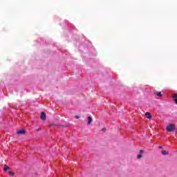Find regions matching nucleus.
<instances>
[{
	"instance_id": "obj_1",
	"label": "nucleus",
	"mask_w": 177,
	"mask_h": 177,
	"mask_svg": "<svg viewBox=\"0 0 177 177\" xmlns=\"http://www.w3.org/2000/svg\"><path fill=\"white\" fill-rule=\"evenodd\" d=\"M175 129L176 127L174 124H169L166 127L167 132H174V131H175Z\"/></svg>"
},
{
	"instance_id": "obj_2",
	"label": "nucleus",
	"mask_w": 177,
	"mask_h": 177,
	"mask_svg": "<svg viewBox=\"0 0 177 177\" xmlns=\"http://www.w3.org/2000/svg\"><path fill=\"white\" fill-rule=\"evenodd\" d=\"M40 118L43 121H45V120H46V113H45L44 112H41V115H40Z\"/></svg>"
},
{
	"instance_id": "obj_3",
	"label": "nucleus",
	"mask_w": 177,
	"mask_h": 177,
	"mask_svg": "<svg viewBox=\"0 0 177 177\" xmlns=\"http://www.w3.org/2000/svg\"><path fill=\"white\" fill-rule=\"evenodd\" d=\"M17 135H24L26 131L24 129H21L17 131Z\"/></svg>"
},
{
	"instance_id": "obj_4",
	"label": "nucleus",
	"mask_w": 177,
	"mask_h": 177,
	"mask_svg": "<svg viewBox=\"0 0 177 177\" xmlns=\"http://www.w3.org/2000/svg\"><path fill=\"white\" fill-rule=\"evenodd\" d=\"M87 120H88L87 125H91L92 122V117L91 116L87 117Z\"/></svg>"
},
{
	"instance_id": "obj_5",
	"label": "nucleus",
	"mask_w": 177,
	"mask_h": 177,
	"mask_svg": "<svg viewBox=\"0 0 177 177\" xmlns=\"http://www.w3.org/2000/svg\"><path fill=\"white\" fill-rule=\"evenodd\" d=\"M162 156H168L169 154V152L168 151L163 150L161 151Z\"/></svg>"
},
{
	"instance_id": "obj_6",
	"label": "nucleus",
	"mask_w": 177,
	"mask_h": 177,
	"mask_svg": "<svg viewBox=\"0 0 177 177\" xmlns=\"http://www.w3.org/2000/svg\"><path fill=\"white\" fill-rule=\"evenodd\" d=\"M172 97H173L174 101L175 102V103H176V104H177V95L176 94H173Z\"/></svg>"
},
{
	"instance_id": "obj_7",
	"label": "nucleus",
	"mask_w": 177,
	"mask_h": 177,
	"mask_svg": "<svg viewBox=\"0 0 177 177\" xmlns=\"http://www.w3.org/2000/svg\"><path fill=\"white\" fill-rule=\"evenodd\" d=\"M145 117H147L148 119H150V118H151V114H150V113H149V112H147L145 113Z\"/></svg>"
},
{
	"instance_id": "obj_8",
	"label": "nucleus",
	"mask_w": 177,
	"mask_h": 177,
	"mask_svg": "<svg viewBox=\"0 0 177 177\" xmlns=\"http://www.w3.org/2000/svg\"><path fill=\"white\" fill-rule=\"evenodd\" d=\"M10 167H8L6 165H4V171H9Z\"/></svg>"
},
{
	"instance_id": "obj_9",
	"label": "nucleus",
	"mask_w": 177,
	"mask_h": 177,
	"mask_svg": "<svg viewBox=\"0 0 177 177\" xmlns=\"http://www.w3.org/2000/svg\"><path fill=\"white\" fill-rule=\"evenodd\" d=\"M157 96H159V97H162V94H161V92H158L156 93Z\"/></svg>"
},
{
	"instance_id": "obj_10",
	"label": "nucleus",
	"mask_w": 177,
	"mask_h": 177,
	"mask_svg": "<svg viewBox=\"0 0 177 177\" xmlns=\"http://www.w3.org/2000/svg\"><path fill=\"white\" fill-rule=\"evenodd\" d=\"M8 174H9L10 176H15V173L12 171H9Z\"/></svg>"
},
{
	"instance_id": "obj_11",
	"label": "nucleus",
	"mask_w": 177,
	"mask_h": 177,
	"mask_svg": "<svg viewBox=\"0 0 177 177\" xmlns=\"http://www.w3.org/2000/svg\"><path fill=\"white\" fill-rule=\"evenodd\" d=\"M137 158H142V155H140V154L137 155Z\"/></svg>"
},
{
	"instance_id": "obj_12",
	"label": "nucleus",
	"mask_w": 177,
	"mask_h": 177,
	"mask_svg": "<svg viewBox=\"0 0 177 177\" xmlns=\"http://www.w3.org/2000/svg\"><path fill=\"white\" fill-rule=\"evenodd\" d=\"M75 118H76V120H78V119H80V116L75 115Z\"/></svg>"
},
{
	"instance_id": "obj_13",
	"label": "nucleus",
	"mask_w": 177,
	"mask_h": 177,
	"mask_svg": "<svg viewBox=\"0 0 177 177\" xmlns=\"http://www.w3.org/2000/svg\"><path fill=\"white\" fill-rule=\"evenodd\" d=\"M50 127H56V124H50Z\"/></svg>"
},
{
	"instance_id": "obj_14",
	"label": "nucleus",
	"mask_w": 177,
	"mask_h": 177,
	"mask_svg": "<svg viewBox=\"0 0 177 177\" xmlns=\"http://www.w3.org/2000/svg\"><path fill=\"white\" fill-rule=\"evenodd\" d=\"M62 127H70V124L62 125Z\"/></svg>"
},
{
	"instance_id": "obj_15",
	"label": "nucleus",
	"mask_w": 177,
	"mask_h": 177,
	"mask_svg": "<svg viewBox=\"0 0 177 177\" xmlns=\"http://www.w3.org/2000/svg\"><path fill=\"white\" fill-rule=\"evenodd\" d=\"M140 153H145V151H143V150H140Z\"/></svg>"
},
{
	"instance_id": "obj_16",
	"label": "nucleus",
	"mask_w": 177,
	"mask_h": 177,
	"mask_svg": "<svg viewBox=\"0 0 177 177\" xmlns=\"http://www.w3.org/2000/svg\"><path fill=\"white\" fill-rule=\"evenodd\" d=\"M158 149H162V146H159Z\"/></svg>"
},
{
	"instance_id": "obj_17",
	"label": "nucleus",
	"mask_w": 177,
	"mask_h": 177,
	"mask_svg": "<svg viewBox=\"0 0 177 177\" xmlns=\"http://www.w3.org/2000/svg\"><path fill=\"white\" fill-rule=\"evenodd\" d=\"M102 131L104 132V131H106V129H102Z\"/></svg>"
}]
</instances>
